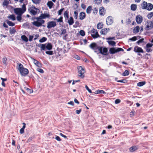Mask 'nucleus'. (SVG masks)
<instances>
[{
    "label": "nucleus",
    "mask_w": 153,
    "mask_h": 153,
    "mask_svg": "<svg viewBox=\"0 0 153 153\" xmlns=\"http://www.w3.org/2000/svg\"><path fill=\"white\" fill-rule=\"evenodd\" d=\"M134 51L137 53H144V51L142 49L137 46H135L134 47Z\"/></svg>",
    "instance_id": "f3484780"
},
{
    "label": "nucleus",
    "mask_w": 153,
    "mask_h": 153,
    "mask_svg": "<svg viewBox=\"0 0 153 153\" xmlns=\"http://www.w3.org/2000/svg\"><path fill=\"white\" fill-rule=\"evenodd\" d=\"M82 8L83 9H85L86 8V6L84 4H82L81 5Z\"/></svg>",
    "instance_id": "338daca9"
},
{
    "label": "nucleus",
    "mask_w": 153,
    "mask_h": 153,
    "mask_svg": "<svg viewBox=\"0 0 153 153\" xmlns=\"http://www.w3.org/2000/svg\"><path fill=\"white\" fill-rule=\"evenodd\" d=\"M17 68L22 76H25L29 73L28 70L26 68H24L23 65L21 63H19V66Z\"/></svg>",
    "instance_id": "f03ea898"
},
{
    "label": "nucleus",
    "mask_w": 153,
    "mask_h": 153,
    "mask_svg": "<svg viewBox=\"0 0 153 153\" xmlns=\"http://www.w3.org/2000/svg\"><path fill=\"white\" fill-rule=\"evenodd\" d=\"M120 99H116L115 101V104H118L120 103Z\"/></svg>",
    "instance_id": "bf43d9fd"
},
{
    "label": "nucleus",
    "mask_w": 153,
    "mask_h": 153,
    "mask_svg": "<svg viewBox=\"0 0 153 153\" xmlns=\"http://www.w3.org/2000/svg\"><path fill=\"white\" fill-rule=\"evenodd\" d=\"M129 151L131 152L134 151V146H132L129 148Z\"/></svg>",
    "instance_id": "0e129e2a"
},
{
    "label": "nucleus",
    "mask_w": 153,
    "mask_h": 153,
    "mask_svg": "<svg viewBox=\"0 0 153 153\" xmlns=\"http://www.w3.org/2000/svg\"><path fill=\"white\" fill-rule=\"evenodd\" d=\"M132 20V19L131 18H129L127 20V21L126 22V23L128 24H129L131 22Z\"/></svg>",
    "instance_id": "603ef678"
},
{
    "label": "nucleus",
    "mask_w": 153,
    "mask_h": 153,
    "mask_svg": "<svg viewBox=\"0 0 153 153\" xmlns=\"http://www.w3.org/2000/svg\"><path fill=\"white\" fill-rule=\"evenodd\" d=\"M8 18L13 21H14L16 20V17L15 15L13 14L10 15L8 16Z\"/></svg>",
    "instance_id": "a878e982"
},
{
    "label": "nucleus",
    "mask_w": 153,
    "mask_h": 153,
    "mask_svg": "<svg viewBox=\"0 0 153 153\" xmlns=\"http://www.w3.org/2000/svg\"><path fill=\"white\" fill-rule=\"evenodd\" d=\"M78 76L81 77L82 78H83L84 76V74L85 72L84 68L82 66H79L78 68Z\"/></svg>",
    "instance_id": "1a4fd4ad"
},
{
    "label": "nucleus",
    "mask_w": 153,
    "mask_h": 153,
    "mask_svg": "<svg viewBox=\"0 0 153 153\" xmlns=\"http://www.w3.org/2000/svg\"><path fill=\"white\" fill-rule=\"evenodd\" d=\"M68 23L70 25H72L74 23V19L71 16L70 17L68 21Z\"/></svg>",
    "instance_id": "4be33fe9"
},
{
    "label": "nucleus",
    "mask_w": 153,
    "mask_h": 153,
    "mask_svg": "<svg viewBox=\"0 0 153 153\" xmlns=\"http://www.w3.org/2000/svg\"><path fill=\"white\" fill-rule=\"evenodd\" d=\"M140 30V27L139 26H137L134 27V33H137Z\"/></svg>",
    "instance_id": "79ce46f5"
},
{
    "label": "nucleus",
    "mask_w": 153,
    "mask_h": 153,
    "mask_svg": "<svg viewBox=\"0 0 153 153\" xmlns=\"http://www.w3.org/2000/svg\"><path fill=\"white\" fill-rule=\"evenodd\" d=\"M105 92L103 90H98L95 91V94H105Z\"/></svg>",
    "instance_id": "393cba45"
},
{
    "label": "nucleus",
    "mask_w": 153,
    "mask_h": 153,
    "mask_svg": "<svg viewBox=\"0 0 153 153\" xmlns=\"http://www.w3.org/2000/svg\"><path fill=\"white\" fill-rule=\"evenodd\" d=\"M50 17V15L48 13H42L39 17H38L37 18L38 21L40 22L39 23L38 22H32V24L33 25L36 27H40L45 22V20L42 19L49 18Z\"/></svg>",
    "instance_id": "f257e3e1"
},
{
    "label": "nucleus",
    "mask_w": 153,
    "mask_h": 153,
    "mask_svg": "<svg viewBox=\"0 0 153 153\" xmlns=\"http://www.w3.org/2000/svg\"><path fill=\"white\" fill-rule=\"evenodd\" d=\"M21 38L25 42H27L28 41V39L26 36L25 35H22L21 36Z\"/></svg>",
    "instance_id": "c756f323"
},
{
    "label": "nucleus",
    "mask_w": 153,
    "mask_h": 153,
    "mask_svg": "<svg viewBox=\"0 0 153 153\" xmlns=\"http://www.w3.org/2000/svg\"><path fill=\"white\" fill-rule=\"evenodd\" d=\"M146 83V82L145 81L139 82L137 83V85L139 87L145 85Z\"/></svg>",
    "instance_id": "cd10ccee"
},
{
    "label": "nucleus",
    "mask_w": 153,
    "mask_h": 153,
    "mask_svg": "<svg viewBox=\"0 0 153 153\" xmlns=\"http://www.w3.org/2000/svg\"><path fill=\"white\" fill-rule=\"evenodd\" d=\"M136 21L138 24H140L143 21V18L140 15L137 16L136 17Z\"/></svg>",
    "instance_id": "4468645a"
},
{
    "label": "nucleus",
    "mask_w": 153,
    "mask_h": 153,
    "mask_svg": "<svg viewBox=\"0 0 153 153\" xmlns=\"http://www.w3.org/2000/svg\"><path fill=\"white\" fill-rule=\"evenodd\" d=\"M41 0H32V2L35 4H39Z\"/></svg>",
    "instance_id": "c9c22d12"
},
{
    "label": "nucleus",
    "mask_w": 153,
    "mask_h": 153,
    "mask_svg": "<svg viewBox=\"0 0 153 153\" xmlns=\"http://www.w3.org/2000/svg\"><path fill=\"white\" fill-rule=\"evenodd\" d=\"M61 30V35L62 34H65L66 32V31L65 29H62V30Z\"/></svg>",
    "instance_id": "6e6d98bb"
},
{
    "label": "nucleus",
    "mask_w": 153,
    "mask_h": 153,
    "mask_svg": "<svg viewBox=\"0 0 153 153\" xmlns=\"http://www.w3.org/2000/svg\"><path fill=\"white\" fill-rule=\"evenodd\" d=\"M129 72L128 70H126L123 73L122 75L124 76H127L129 75Z\"/></svg>",
    "instance_id": "4c0bfd02"
},
{
    "label": "nucleus",
    "mask_w": 153,
    "mask_h": 153,
    "mask_svg": "<svg viewBox=\"0 0 153 153\" xmlns=\"http://www.w3.org/2000/svg\"><path fill=\"white\" fill-rule=\"evenodd\" d=\"M92 7L91 6H89L86 9V13L89 14L91 13V11L92 10Z\"/></svg>",
    "instance_id": "c85d7f7f"
},
{
    "label": "nucleus",
    "mask_w": 153,
    "mask_h": 153,
    "mask_svg": "<svg viewBox=\"0 0 153 153\" xmlns=\"http://www.w3.org/2000/svg\"><path fill=\"white\" fill-rule=\"evenodd\" d=\"M98 51L99 52L97 53V54L100 53L104 55H107V53L108 52V49L106 48H104L102 49V47H100L99 48Z\"/></svg>",
    "instance_id": "9d476101"
},
{
    "label": "nucleus",
    "mask_w": 153,
    "mask_h": 153,
    "mask_svg": "<svg viewBox=\"0 0 153 153\" xmlns=\"http://www.w3.org/2000/svg\"><path fill=\"white\" fill-rule=\"evenodd\" d=\"M24 132V129L21 128L20 130V133L21 134H23Z\"/></svg>",
    "instance_id": "774afa93"
},
{
    "label": "nucleus",
    "mask_w": 153,
    "mask_h": 153,
    "mask_svg": "<svg viewBox=\"0 0 153 153\" xmlns=\"http://www.w3.org/2000/svg\"><path fill=\"white\" fill-rule=\"evenodd\" d=\"M85 88L90 93H91L92 91L91 89H89V88L87 85H85Z\"/></svg>",
    "instance_id": "4d7b16f0"
},
{
    "label": "nucleus",
    "mask_w": 153,
    "mask_h": 153,
    "mask_svg": "<svg viewBox=\"0 0 153 153\" xmlns=\"http://www.w3.org/2000/svg\"><path fill=\"white\" fill-rule=\"evenodd\" d=\"M55 139L58 141H61V140L59 137L58 136H56L55 137Z\"/></svg>",
    "instance_id": "052dcab7"
},
{
    "label": "nucleus",
    "mask_w": 153,
    "mask_h": 153,
    "mask_svg": "<svg viewBox=\"0 0 153 153\" xmlns=\"http://www.w3.org/2000/svg\"><path fill=\"white\" fill-rule=\"evenodd\" d=\"M62 19L63 17L62 16H61L59 19H53L54 20H56L58 22H63Z\"/></svg>",
    "instance_id": "72a5a7b5"
},
{
    "label": "nucleus",
    "mask_w": 153,
    "mask_h": 153,
    "mask_svg": "<svg viewBox=\"0 0 153 153\" xmlns=\"http://www.w3.org/2000/svg\"><path fill=\"white\" fill-rule=\"evenodd\" d=\"M38 46L40 48L41 51H42L50 50L52 48V45L50 43L45 44H39L38 45Z\"/></svg>",
    "instance_id": "7ed1b4c3"
},
{
    "label": "nucleus",
    "mask_w": 153,
    "mask_h": 153,
    "mask_svg": "<svg viewBox=\"0 0 153 153\" xmlns=\"http://www.w3.org/2000/svg\"><path fill=\"white\" fill-rule=\"evenodd\" d=\"M108 30H110L109 29H107V28H104L102 29L100 31L101 34L105 35L107 34L108 31Z\"/></svg>",
    "instance_id": "412c9836"
},
{
    "label": "nucleus",
    "mask_w": 153,
    "mask_h": 153,
    "mask_svg": "<svg viewBox=\"0 0 153 153\" xmlns=\"http://www.w3.org/2000/svg\"><path fill=\"white\" fill-rule=\"evenodd\" d=\"M113 22V18L112 16H110L107 17L106 19V23L108 25H111Z\"/></svg>",
    "instance_id": "dca6fc26"
},
{
    "label": "nucleus",
    "mask_w": 153,
    "mask_h": 153,
    "mask_svg": "<svg viewBox=\"0 0 153 153\" xmlns=\"http://www.w3.org/2000/svg\"><path fill=\"white\" fill-rule=\"evenodd\" d=\"M45 53L48 55H52L53 54V52L52 51L49 50L45 51Z\"/></svg>",
    "instance_id": "a19ab883"
},
{
    "label": "nucleus",
    "mask_w": 153,
    "mask_h": 153,
    "mask_svg": "<svg viewBox=\"0 0 153 153\" xmlns=\"http://www.w3.org/2000/svg\"><path fill=\"white\" fill-rule=\"evenodd\" d=\"M106 10H105L104 7H102L100 8L99 10L100 14L101 15H104Z\"/></svg>",
    "instance_id": "aec40b11"
},
{
    "label": "nucleus",
    "mask_w": 153,
    "mask_h": 153,
    "mask_svg": "<svg viewBox=\"0 0 153 153\" xmlns=\"http://www.w3.org/2000/svg\"><path fill=\"white\" fill-rule=\"evenodd\" d=\"M126 81L125 79H122L120 80H119L118 81H117V82H123V83H125V81Z\"/></svg>",
    "instance_id": "680f3d73"
},
{
    "label": "nucleus",
    "mask_w": 153,
    "mask_h": 153,
    "mask_svg": "<svg viewBox=\"0 0 153 153\" xmlns=\"http://www.w3.org/2000/svg\"><path fill=\"white\" fill-rule=\"evenodd\" d=\"M28 11L31 14L35 15L39 12V10L36 8L34 6H32L28 9Z\"/></svg>",
    "instance_id": "423d86ee"
},
{
    "label": "nucleus",
    "mask_w": 153,
    "mask_h": 153,
    "mask_svg": "<svg viewBox=\"0 0 153 153\" xmlns=\"http://www.w3.org/2000/svg\"><path fill=\"white\" fill-rule=\"evenodd\" d=\"M93 0L95 4H98L101 3L102 0Z\"/></svg>",
    "instance_id": "09e8293b"
},
{
    "label": "nucleus",
    "mask_w": 153,
    "mask_h": 153,
    "mask_svg": "<svg viewBox=\"0 0 153 153\" xmlns=\"http://www.w3.org/2000/svg\"><path fill=\"white\" fill-rule=\"evenodd\" d=\"M47 4L50 9L52 8L53 5L54 4L51 1H48Z\"/></svg>",
    "instance_id": "bb28decb"
},
{
    "label": "nucleus",
    "mask_w": 153,
    "mask_h": 153,
    "mask_svg": "<svg viewBox=\"0 0 153 153\" xmlns=\"http://www.w3.org/2000/svg\"><path fill=\"white\" fill-rule=\"evenodd\" d=\"M82 110L81 109H80L79 110H77L76 111V114H79L80 112Z\"/></svg>",
    "instance_id": "e2e57ef3"
},
{
    "label": "nucleus",
    "mask_w": 153,
    "mask_h": 153,
    "mask_svg": "<svg viewBox=\"0 0 153 153\" xmlns=\"http://www.w3.org/2000/svg\"><path fill=\"white\" fill-rule=\"evenodd\" d=\"M10 33L11 34H14L16 32V30L14 27L12 28V29L10 27Z\"/></svg>",
    "instance_id": "7c9ffc66"
},
{
    "label": "nucleus",
    "mask_w": 153,
    "mask_h": 153,
    "mask_svg": "<svg viewBox=\"0 0 153 153\" xmlns=\"http://www.w3.org/2000/svg\"><path fill=\"white\" fill-rule=\"evenodd\" d=\"M64 8H62L60 9L58 11V15H61L62 14V12L63 11Z\"/></svg>",
    "instance_id": "5fc2aeb1"
},
{
    "label": "nucleus",
    "mask_w": 153,
    "mask_h": 153,
    "mask_svg": "<svg viewBox=\"0 0 153 153\" xmlns=\"http://www.w3.org/2000/svg\"><path fill=\"white\" fill-rule=\"evenodd\" d=\"M85 14L84 12H81L80 13L79 15V19L82 20L84 19L85 17Z\"/></svg>",
    "instance_id": "6ab92c4d"
},
{
    "label": "nucleus",
    "mask_w": 153,
    "mask_h": 153,
    "mask_svg": "<svg viewBox=\"0 0 153 153\" xmlns=\"http://www.w3.org/2000/svg\"><path fill=\"white\" fill-rule=\"evenodd\" d=\"M8 4H9L8 1L6 0H5L4 1L3 4V5L4 6H7L8 5Z\"/></svg>",
    "instance_id": "3c124183"
},
{
    "label": "nucleus",
    "mask_w": 153,
    "mask_h": 153,
    "mask_svg": "<svg viewBox=\"0 0 153 153\" xmlns=\"http://www.w3.org/2000/svg\"><path fill=\"white\" fill-rule=\"evenodd\" d=\"M89 47L92 49L94 50V52L98 53V52L97 51V49L99 50V48L100 47L98 46L97 45L95 42H93L91 43L89 46Z\"/></svg>",
    "instance_id": "9b49d317"
},
{
    "label": "nucleus",
    "mask_w": 153,
    "mask_h": 153,
    "mask_svg": "<svg viewBox=\"0 0 153 153\" xmlns=\"http://www.w3.org/2000/svg\"><path fill=\"white\" fill-rule=\"evenodd\" d=\"M56 25V23L55 21L49 22L48 23L47 27L48 28H51L52 27H54Z\"/></svg>",
    "instance_id": "ddd939ff"
},
{
    "label": "nucleus",
    "mask_w": 153,
    "mask_h": 153,
    "mask_svg": "<svg viewBox=\"0 0 153 153\" xmlns=\"http://www.w3.org/2000/svg\"><path fill=\"white\" fill-rule=\"evenodd\" d=\"M22 15H18L16 17V19L18 21H21L22 20Z\"/></svg>",
    "instance_id": "a18cd8bd"
},
{
    "label": "nucleus",
    "mask_w": 153,
    "mask_h": 153,
    "mask_svg": "<svg viewBox=\"0 0 153 153\" xmlns=\"http://www.w3.org/2000/svg\"><path fill=\"white\" fill-rule=\"evenodd\" d=\"M80 34L82 36H84L85 35V31L83 30H81L79 31Z\"/></svg>",
    "instance_id": "de8ad7c7"
},
{
    "label": "nucleus",
    "mask_w": 153,
    "mask_h": 153,
    "mask_svg": "<svg viewBox=\"0 0 153 153\" xmlns=\"http://www.w3.org/2000/svg\"><path fill=\"white\" fill-rule=\"evenodd\" d=\"M141 6L143 9H146L149 11L151 10L153 8V5L151 3H148L144 1L141 4Z\"/></svg>",
    "instance_id": "39448f33"
},
{
    "label": "nucleus",
    "mask_w": 153,
    "mask_h": 153,
    "mask_svg": "<svg viewBox=\"0 0 153 153\" xmlns=\"http://www.w3.org/2000/svg\"><path fill=\"white\" fill-rule=\"evenodd\" d=\"M92 10L93 13L95 15H96L97 13L98 9L97 8H94V9H92Z\"/></svg>",
    "instance_id": "c03bdc74"
},
{
    "label": "nucleus",
    "mask_w": 153,
    "mask_h": 153,
    "mask_svg": "<svg viewBox=\"0 0 153 153\" xmlns=\"http://www.w3.org/2000/svg\"><path fill=\"white\" fill-rule=\"evenodd\" d=\"M103 26V24L101 23H99L97 25V28L98 29H100L102 28Z\"/></svg>",
    "instance_id": "e433bc0d"
},
{
    "label": "nucleus",
    "mask_w": 153,
    "mask_h": 153,
    "mask_svg": "<svg viewBox=\"0 0 153 153\" xmlns=\"http://www.w3.org/2000/svg\"><path fill=\"white\" fill-rule=\"evenodd\" d=\"M145 25L146 26L145 29L146 30H150L153 28V22L147 20L145 23Z\"/></svg>",
    "instance_id": "0eeeda50"
},
{
    "label": "nucleus",
    "mask_w": 153,
    "mask_h": 153,
    "mask_svg": "<svg viewBox=\"0 0 153 153\" xmlns=\"http://www.w3.org/2000/svg\"><path fill=\"white\" fill-rule=\"evenodd\" d=\"M47 39L46 37H43L39 40V42L41 43H42L46 41Z\"/></svg>",
    "instance_id": "58836bf2"
},
{
    "label": "nucleus",
    "mask_w": 153,
    "mask_h": 153,
    "mask_svg": "<svg viewBox=\"0 0 153 153\" xmlns=\"http://www.w3.org/2000/svg\"><path fill=\"white\" fill-rule=\"evenodd\" d=\"M75 25H74L73 26L74 27H78L79 26V22L78 21H76L75 22Z\"/></svg>",
    "instance_id": "8fccbe9b"
},
{
    "label": "nucleus",
    "mask_w": 153,
    "mask_h": 153,
    "mask_svg": "<svg viewBox=\"0 0 153 153\" xmlns=\"http://www.w3.org/2000/svg\"><path fill=\"white\" fill-rule=\"evenodd\" d=\"M91 32L93 33V34H91V36L94 39H96L100 37L96 29L93 28Z\"/></svg>",
    "instance_id": "f8f14e48"
},
{
    "label": "nucleus",
    "mask_w": 153,
    "mask_h": 153,
    "mask_svg": "<svg viewBox=\"0 0 153 153\" xmlns=\"http://www.w3.org/2000/svg\"><path fill=\"white\" fill-rule=\"evenodd\" d=\"M78 14V13L77 11H75L74 12V18L76 19H77Z\"/></svg>",
    "instance_id": "37998d69"
},
{
    "label": "nucleus",
    "mask_w": 153,
    "mask_h": 153,
    "mask_svg": "<svg viewBox=\"0 0 153 153\" xmlns=\"http://www.w3.org/2000/svg\"><path fill=\"white\" fill-rule=\"evenodd\" d=\"M26 10V6L23 4L22 8H17L14 9L15 13L17 15H22Z\"/></svg>",
    "instance_id": "20e7f679"
},
{
    "label": "nucleus",
    "mask_w": 153,
    "mask_h": 153,
    "mask_svg": "<svg viewBox=\"0 0 153 153\" xmlns=\"http://www.w3.org/2000/svg\"><path fill=\"white\" fill-rule=\"evenodd\" d=\"M153 45V44L150 43H147L145 48V49L146 50V51L147 52H150L152 51V50L151 49H148V47L151 48Z\"/></svg>",
    "instance_id": "2eb2a0df"
},
{
    "label": "nucleus",
    "mask_w": 153,
    "mask_h": 153,
    "mask_svg": "<svg viewBox=\"0 0 153 153\" xmlns=\"http://www.w3.org/2000/svg\"><path fill=\"white\" fill-rule=\"evenodd\" d=\"M147 16L148 19H151L153 16V12H151L148 13Z\"/></svg>",
    "instance_id": "473e14b6"
},
{
    "label": "nucleus",
    "mask_w": 153,
    "mask_h": 153,
    "mask_svg": "<svg viewBox=\"0 0 153 153\" xmlns=\"http://www.w3.org/2000/svg\"><path fill=\"white\" fill-rule=\"evenodd\" d=\"M37 70L40 73H44V71L42 69L40 68H38L37 69Z\"/></svg>",
    "instance_id": "864d4df0"
},
{
    "label": "nucleus",
    "mask_w": 153,
    "mask_h": 153,
    "mask_svg": "<svg viewBox=\"0 0 153 153\" xmlns=\"http://www.w3.org/2000/svg\"><path fill=\"white\" fill-rule=\"evenodd\" d=\"M123 49L121 48H112L109 49V52L110 54H113L121 51H123Z\"/></svg>",
    "instance_id": "6e6552de"
},
{
    "label": "nucleus",
    "mask_w": 153,
    "mask_h": 153,
    "mask_svg": "<svg viewBox=\"0 0 153 153\" xmlns=\"http://www.w3.org/2000/svg\"><path fill=\"white\" fill-rule=\"evenodd\" d=\"M107 40H115V37H109L106 39Z\"/></svg>",
    "instance_id": "13d9d810"
},
{
    "label": "nucleus",
    "mask_w": 153,
    "mask_h": 153,
    "mask_svg": "<svg viewBox=\"0 0 153 153\" xmlns=\"http://www.w3.org/2000/svg\"><path fill=\"white\" fill-rule=\"evenodd\" d=\"M5 22L10 26H13L15 25L14 23L8 20H6Z\"/></svg>",
    "instance_id": "b1692460"
},
{
    "label": "nucleus",
    "mask_w": 153,
    "mask_h": 153,
    "mask_svg": "<svg viewBox=\"0 0 153 153\" xmlns=\"http://www.w3.org/2000/svg\"><path fill=\"white\" fill-rule=\"evenodd\" d=\"M32 140V137H30L27 140L26 142L27 143H29Z\"/></svg>",
    "instance_id": "69168bd1"
},
{
    "label": "nucleus",
    "mask_w": 153,
    "mask_h": 153,
    "mask_svg": "<svg viewBox=\"0 0 153 153\" xmlns=\"http://www.w3.org/2000/svg\"><path fill=\"white\" fill-rule=\"evenodd\" d=\"M107 42L110 45H111L113 46H115L116 43L114 41L108 40Z\"/></svg>",
    "instance_id": "5701e85b"
},
{
    "label": "nucleus",
    "mask_w": 153,
    "mask_h": 153,
    "mask_svg": "<svg viewBox=\"0 0 153 153\" xmlns=\"http://www.w3.org/2000/svg\"><path fill=\"white\" fill-rule=\"evenodd\" d=\"M68 13V10H66L64 12V17L65 18H66L68 19L69 18Z\"/></svg>",
    "instance_id": "f704fd0d"
},
{
    "label": "nucleus",
    "mask_w": 153,
    "mask_h": 153,
    "mask_svg": "<svg viewBox=\"0 0 153 153\" xmlns=\"http://www.w3.org/2000/svg\"><path fill=\"white\" fill-rule=\"evenodd\" d=\"M7 59L6 57L4 56L2 59V62H3V63L5 65H6L7 64Z\"/></svg>",
    "instance_id": "2f4dec72"
},
{
    "label": "nucleus",
    "mask_w": 153,
    "mask_h": 153,
    "mask_svg": "<svg viewBox=\"0 0 153 153\" xmlns=\"http://www.w3.org/2000/svg\"><path fill=\"white\" fill-rule=\"evenodd\" d=\"M32 59L33 60L34 63L36 66L39 68H40L42 67V64L40 63L38 61L33 58H32Z\"/></svg>",
    "instance_id": "a211bd4d"
},
{
    "label": "nucleus",
    "mask_w": 153,
    "mask_h": 153,
    "mask_svg": "<svg viewBox=\"0 0 153 153\" xmlns=\"http://www.w3.org/2000/svg\"><path fill=\"white\" fill-rule=\"evenodd\" d=\"M144 39L143 38L140 39L136 42V43L139 45L140 44L144 42Z\"/></svg>",
    "instance_id": "ea45409f"
},
{
    "label": "nucleus",
    "mask_w": 153,
    "mask_h": 153,
    "mask_svg": "<svg viewBox=\"0 0 153 153\" xmlns=\"http://www.w3.org/2000/svg\"><path fill=\"white\" fill-rule=\"evenodd\" d=\"M25 89L30 94L33 92V90L27 88L25 87Z\"/></svg>",
    "instance_id": "49530a36"
}]
</instances>
